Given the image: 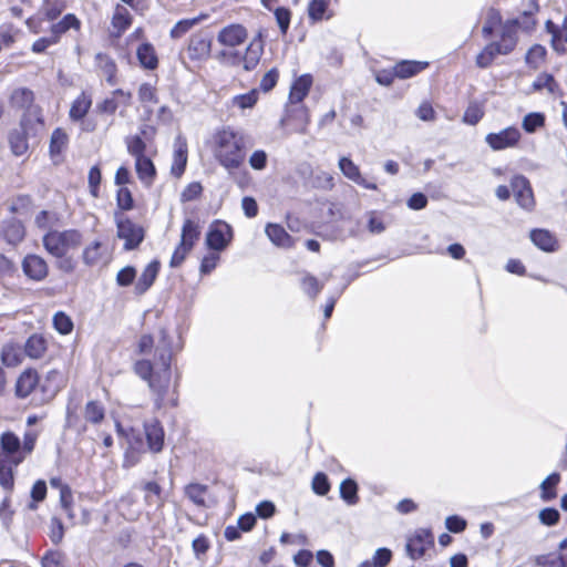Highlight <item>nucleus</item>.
I'll return each instance as SVG.
<instances>
[{
  "label": "nucleus",
  "instance_id": "obj_1",
  "mask_svg": "<svg viewBox=\"0 0 567 567\" xmlns=\"http://www.w3.org/2000/svg\"><path fill=\"white\" fill-rule=\"evenodd\" d=\"M154 358V362L147 359L137 360L134 371L140 378L147 381L148 386L156 394L155 406L161 409L165 404V394L172 380V348L165 330H161V340L156 346Z\"/></svg>",
  "mask_w": 567,
  "mask_h": 567
},
{
  "label": "nucleus",
  "instance_id": "obj_2",
  "mask_svg": "<svg viewBox=\"0 0 567 567\" xmlns=\"http://www.w3.org/2000/svg\"><path fill=\"white\" fill-rule=\"evenodd\" d=\"M208 147L215 161L228 174H233L245 164L246 137L229 126L216 130L208 142Z\"/></svg>",
  "mask_w": 567,
  "mask_h": 567
},
{
  "label": "nucleus",
  "instance_id": "obj_3",
  "mask_svg": "<svg viewBox=\"0 0 567 567\" xmlns=\"http://www.w3.org/2000/svg\"><path fill=\"white\" fill-rule=\"evenodd\" d=\"M82 240L83 236L76 229L51 230L43 236V246L53 257L62 258L70 250L76 249Z\"/></svg>",
  "mask_w": 567,
  "mask_h": 567
},
{
  "label": "nucleus",
  "instance_id": "obj_4",
  "mask_svg": "<svg viewBox=\"0 0 567 567\" xmlns=\"http://www.w3.org/2000/svg\"><path fill=\"white\" fill-rule=\"evenodd\" d=\"M203 225L197 217H186L182 226L181 241L171 258V267H178L199 240Z\"/></svg>",
  "mask_w": 567,
  "mask_h": 567
},
{
  "label": "nucleus",
  "instance_id": "obj_5",
  "mask_svg": "<svg viewBox=\"0 0 567 567\" xmlns=\"http://www.w3.org/2000/svg\"><path fill=\"white\" fill-rule=\"evenodd\" d=\"M114 221L117 238L124 240V249L133 250L137 248L145 236L143 227L131 220L123 212H115Z\"/></svg>",
  "mask_w": 567,
  "mask_h": 567
},
{
  "label": "nucleus",
  "instance_id": "obj_6",
  "mask_svg": "<svg viewBox=\"0 0 567 567\" xmlns=\"http://www.w3.org/2000/svg\"><path fill=\"white\" fill-rule=\"evenodd\" d=\"M264 53L261 40H252L246 48L245 52L223 51L221 55L225 61L233 66H243L245 71H251L259 64Z\"/></svg>",
  "mask_w": 567,
  "mask_h": 567
},
{
  "label": "nucleus",
  "instance_id": "obj_7",
  "mask_svg": "<svg viewBox=\"0 0 567 567\" xmlns=\"http://www.w3.org/2000/svg\"><path fill=\"white\" fill-rule=\"evenodd\" d=\"M231 239V227L225 221L215 220L208 228L205 244L208 249L219 252L227 248Z\"/></svg>",
  "mask_w": 567,
  "mask_h": 567
},
{
  "label": "nucleus",
  "instance_id": "obj_8",
  "mask_svg": "<svg viewBox=\"0 0 567 567\" xmlns=\"http://www.w3.org/2000/svg\"><path fill=\"white\" fill-rule=\"evenodd\" d=\"M309 122L310 115L308 109L302 104L288 105L286 114L280 121L281 125L289 130V133L301 134L307 133Z\"/></svg>",
  "mask_w": 567,
  "mask_h": 567
},
{
  "label": "nucleus",
  "instance_id": "obj_9",
  "mask_svg": "<svg viewBox=\"0 0 567 567\" xmlns=\"http://www.w3.org/2000/svg\"><path fill=\"white\" fill-rule=\"evenodd\" d=\"M117 432L125 435L128 447L124 455L123 466L126 468L135 466L141 458V454L146 452L144 440L140 434H135L133 429L130 432H125L120 423H116Z\"/></svg>",
  "mask_w": 567,
  "mask_h": 567
},
{
  "label": "nucleus",
  "instance_id": "obj_10",
  "mask_svg": "<svg viewBox=\"0 0 567 567\" xmlns=\"http://www.w3.org/2000/svg\"><path fill=\"white\" fill-rule=\"evenodd\" d=\"M434 536L430 529L419 528L412 536L409 537L406 543L408 555L412 559L421 558L425 551L433 547Z\"/></svg>",
  "mask_w": 567,
  "mask_h": 567
},
{
  "label": "nucleus",
  "instance_id": "obj_11",
  "mask_svg": "<svg viewBox=\"0 0 567 567\" xmlns=\"http://www.w3.org/2000/svg\"><path fill=\"white\" fill-rule=\"evenodd\" d=\"M112 255L107 245L94 240L86 245L82 251V260L89 267H99L107 265Z\"/></svg>",
  "mask_w": 567,
  "mask_h": 567
},
{
  "label": "nucleus",
  "instance_id": "obj_12",
  "mask_svg": "<svg viewBox=\"0 0 567 567\" xmlns=\"http://www.w3.org/2000/svg\"><path fill=\"white\" fill-rule=\"evenodd\" d=\"M520 132L517 127H506L497 133H489L485 137L487 145L494 151H502L514 147L520 140Z\"/></svg>",
  "mask_w": 567,
  "mask_h": 567
},
{
  "label": "nucleus",
  "instance_id": "obj_13",
  "mask_svg": "<svg viewBox=\"0 0 567 567\" xmlns=\"http://www.w3.org/2000/svg\"><path fill=\"white\" fill-rule=\"evenodd\" d=\"M0 456L10 460L16 465L23 462L24 455L21 450V441L14 433L4 432L0 436Z\"/></svg>",
  "mask_w": 567,
  "mask_h": 567
},
{
  "label": "nucleus",
  "instance_id": "obj_14",
  "mask_svg": "<svg viewBox=\"0 0 567 567\" xmlns=\"http://www.w3.org/2000/svg\"><path fill=\"white\" fill-rule=\"evenodd\" d=\"M155 127L145 125L141 128V134L128 135L125 137V145L127 153L134 157V159L146 156V142L151 141L155 135Z\"/></svg>",
  "mask_w": 567,
  "mask_h": 567
},
{
  "label": "nucleus",
  "instance_id": "obj_15",
  "mask_svg": "<svg viewBox=\"0 0 567 567\" xmlns=\"http://www.w3.org/2000/svg\"><path fill=\"white\" fill-rule=\"evenodd\" d=\"M145 447L151 453H159L164 447L165 432L162 423L153 419L144 423Z\"/></svg>",
  "mask_w": 567,
  "mask_h": 567
},
{
  "label": "nucleus",
  "instance_id": "obj_16",
  "mask_svg": "<svg viewBox=\"0 0 567 567\" xmlns=\"http://www.w3.org/2000/svg\"><path fill=\"white\" fill-rule=\"evenodd\" d=\"M210 50L212 40L207 33L199 32L190 37L187 47V55L190 60L204 61L209 56Z\"/></svg>",
  "mask_w": 567,
  "mask_h": 567
},
{
  "label": "nucleus",
  "instance_id": "obj_17",
  "mask_svg": "<svg viewBox=\"0 0 567 567\" xmlns=\"http://www.w3.org/2000/svg\"><path fill=\"white\" fill-rule=\"evenodd\" d=\"M511 187L513 189L515 199L520 207L525 209L533 208L535 204L534 195L529 182L526 177L522 175H515L511 179Z\"/></svg>",
  "mask_w": 567,
  "mask_h": 567
},
{
  "label": "nucleus",
  "instance_id": "obj_18",
  "mask_svg": "<svg viewBox=\"0 0 567 567\" xmlns=\"http://www.w3.org/2000/svg\"><path fill=\"white\" fill-rule=\"evenodd\" d=\"M247 37L248 32L241 24H230L219 31L217 41L221 45L235 48L243 44Z\"/></svg>",
  "mask_w": 567,
  "mask_h": 567
},
{
  "label": "nucleus",
  "instance_id": "obj_19",
  "mask_svg": "<svg viewBox=\"0 0 567 567\" xmlns=\"http://www.w3.org/2000/svg\"><path fill=\"white\" fill-rule=\"evenodd\" d=\"M188 158V148L186 138L178 135L174 141V153L171 173L175 177H181L186 168Z\"/></svg>",
  "mask_w": 567,
  "mask_h": 567
},
{
  "label": "nucleus",
  "instance_id": "obj_20",
  "mask_svg": "<svg viewBox=\"0 0 567 567\" xmlns=\"http://www.w3.org/2000/svg\"><path fill=\"white\" fill-rule=\"evenodd\" d=\"M519 23L517 20H507L501 28V40L495 41L502 49L504 54L514 51L518 40Z\"/></svg>",
  "mask_w": 567,
  "mask_h": 567
},
{
  "label": "nucleus",
  "instance_id": "obj_21",
  "mask_svg": "<svg viewBox=\"0 0 567 567\" xmlns=\"http://www.w3.org/2000/svg\"><path fill=\"white\" fill-rule=\"evenodd\" d=\"M39 384V374L34 369H25L17 379L14 393L19 399L28 398Z\"/></svg>",
  "mask_w": 567,
  "mask_h": 567
},
{
  "label": "nucleus",
  "instance_id": "obj_22",
  "mask_svg": "<svg viewBox=\"0 0 567 567\" xmlns=\"http://www.w3.org/2000/svg\"><path fill=\"white\" fill-rule=\"evenodd\" d=\"M339 168L342 174L353 183L367 189L375 190L378 188L375 183L368 182L364 177H362L359 166L354 164L349 157H341L339 159Z\"/></svg>",
  "mask_w": 567,
  "mask_h": 567
},
{
  "label": "nucleus",
  "instance_id": "obj_23",
  "mask_svg": "<svg viewBox=\"0 0 567 567\" xmlns=\"http://www.w3.org/2000/svg\"><path fill=\"white\" fill-rule=\"evenodd\" d=\"M23 272L30 279L40 281L48 276V265L45 260L37 255H28L22 262Z\"/></svg>",
  "mask_w": 567,
  "mask_h": 567
},
{
  "label": "nucleus",
  "instance_id": "obj_24",
  "mask_svg": "<svg viewBox=\"0 0 567 567\" xmlns=\"http://www.w3.org/2000/svg\"><path fill=\"white\" fill-rule=\"evenodd\" d=\"M312 85V78L309 74H303L295 80L290 87L289 105H299L308 95Z\"/></svg>",
  "mask_w": 567,
  "mask_h": 567
},
{
  "label": "nucleus",
  "instance_id": "obj_25",
  "mask_svg": "<svg viewBox=\"0 0 567 567\" xmlns=\"http://www.w3.org/2000/svg\"><path fill=\"white\" fill-rule=\"evenodd\" d=\"M265 233L269 240L277 247L287 249L293 247L295 245L292 237L279 224H267Z\"/></svg>",
  "mask_w": 567,
  "mask_h": 567
},
{
  "label": "nucleus",
  "instance_id": "obj_26",
  "mask_svg": "<svg viewBox=\"0 0 567 567\" xmlns=\"http://www.w3.org/2000/svg\"><path fill=\"white\" fill-rule=\"evenodd\" d=\"M135 171L138 179L145 187H151L156 178V168L148 156L135 159Z\"/></svg>",
  "mask_w": 567,
  "mask_h": 567
},
{
  "label": "nucleus",
  "instance_id": "obj_27",
  "mask_svg": "<svg viewBox=\"0 0 567 567\" xmlns=\"http://www.w3.org/2000/svg\"><path fill=\"white\" fill-rule=\"evenodd\" d=\"M48 350L47 339L39 333L30 336L24 344L23 353L30 359H41Z\"/></svg>",
  "mask_w": 567,
  "mask_h": 567
},
{
  "label": "nucleus",
  "instance_id": "obj_28",
  "mask_svg": "<svg viewBox=\"0 0 567 567\" xmlns=\"http://www.w3.org/2000/svg\"><path fill=\"white\" fill-rule=\"evenodd\" d=\"M159 271V262L157 260L151 261L143 270L137 282L135 284V292L137 295L145 293L154 284Z\"/></svg>",
  "mask_w": 567,
  "mask_h": 567
},
{
  "label": "nucleus",
  "instance_id": "obj_29",
  "mask_svg": "<svg viewBox=\"0 0 567 567\" xmlns=\"http://www.w3.org/2000/svg\"><path fill=\"white\" fill-rule=\"evenodd\" d=\"M22 348L16 342H8L1 349V362L8 368H16L23 361Z\"/></svg>",
  "mask_w": 567,
  "mask_h": 567
},
{
  "label": "nucleus",
  "instance_id": "obj_30",
  "mask_svg": "<svg viewBox=\"0 0 567 567\" xmlns=\"http://www.w3.org/2000/svg\"><path fill=\"white\" fill-rule=\"evenodd\" d=\"M530 239L535 246L544 251L553 252L558 248L555 235L546 229H534L530 233Z\"/></svg>",
  "mask_w": 567,
  "mask_h": 567
},
{
  "label": "nucleus",
  "instance_id": "obj_31",
  "mask_svg": "<svg viewBox=\"0 0 567 567\" xmlns=\"http://www.w3.org/2000/svg\"><path fill=\"white\" fill-rule=\"evenodd\" d=\"M546 29L551 34V44L555 51L559 53L565 52L564 43L567 42V16L564 19L561 27L551 21H547Z\"/></svg>",
  "mask_w": 567,
  "mask_h": 567
},
{
  "label": "nucleus",
  "instance_id": "obj_32",
  "mask_svg": "<svg viewBox=\"0 0 567 567\" xmlns=\"http://www.w3.org/2000/svg\"><path fill=\"white\" fill-rule=\"evenodd\" d=\"M92 106V97L90 94L82 92L72 103L69 116L73 122L84 118Z\"/></svg>",
  "mask_w": 567,
  "mask_h": 567
},
{
  "label": "nucleus",
  "instance_id": "obj_33",
  "mask_svg": "<svg viewBox=\"0 0 567 567\" xmlns=\"http://www.w3.org/2000/svg\"><path fill=\"white\" fill-rule=\"evenodd\" d=\"M560 474L554 472L549 474L539 485V497L543 502H551L557 497V486L560 483Z\"/></svg>",
  "mask_w": 567,
  "mask_h": 567
},
{
  "label": "nucleus",
  "instance_id": "obj_34",
  "mask_svg": "<svg viewBox=\"0 0 567 567\" xmlns=\"http://www.w3.org/2000/svg\"><path fill=\"white\" fill-rule=\"evenodd\" d=\"M136 56L141 66L147 70H155L158 65V58L155 48L151 43H142L136 50Z\"/></svg>",
  "mask_w": 567,
  "mask_h": 567
},
{
  "label": "nucleus",
  "instance_id": "obj_35",
  "mask_svg": "<svg viewBox=\"0 0 567 567\" xmlns=\"http://www.w3.org/2000/svg\"><path fill=\"white\" fill-rule=\"evenodd\" d=\"M498 55H505L503 49L496 42H491L477 54L475 63L481 69H487Z\"/></svg>",
  "mask_w": 567,
  "mask_h": 567
},
{
  "label": "nucleus",
  "instance_id": "obj_36",
  "mask_svg": "<svg viewBox=\"0 0 567 567\" xmlns=\"http://www.w3.org/2000/svg\"><path fill=\"white\" fill-rule=\"evenodd\" d=\"M81 21L72 13L65 14L63 19L51 27L52 37H56L59 42L62 34L71 29L80 30Z\"/></svg>",
  "mask_w": 567,
  "mask_h": 567
},
{
  "label": "nucleus",
  "instance_id": "obj_37",
  "mask_svg": "<svg viewBox=\"0 0 567 567\" xmlns=\"http://www.w3.org/2000/svg\"><path fill=\"white\" fill-rule=\"evenodd\" d=\"M429 65L427 62L420 61H401L395 65L396 78L400 79H409L421 71H423Z\"/></svg>",
  "mask_w": 567,
  "mask_h": 567
},
{
  "label": "nucleus",
  "instance_id": "obj_38",
  "mask_svg": "<svg viewBox=\"0 0 567 567\" xmlns=\"http://www.w3.org/2000/svg\"><path fill=\"white\" fill-rule=\"evenodd\" d=\"M132 23V17L127 8L116 6L113 18L112 27L116 30V37H120Z\"/></svg>",
  "mask_w": 567,
  "mask_h": 567
},
{
  "label": "nucleus",
  "instance_id": "obj_39",
  "mask_svg": "<svg viewBox=\"0 0 567 567\" xmlns=\"http://www.w3.org/2000/svg\"><path fill=\"white\" fill-rule=\"evenodd\" d=\"M185 495L196 506L205 507L208 488L206 485L198 483H190L185 487Z\"/></svg>",
  "mask_w": 567,
  "mask_h": 567
},
{
  "label": "nucleus",
  "instance_id": "obj_40",
  "mask_svg": "<svg viewBox=\"0 0 567 567\" xmlns=\"http://www.w3.org/2000/svg\"><path fill=\"white\" fill-rule=\"evenodd\" d=\"M328 0H311L308 4V17L311 22H318L323 19L328 20L331 18L330 13L328 12Z\"/></svg>",
  "mask_w": 567,
  "mask_h": 567
},
{
  "label": "nucleus",
  "instance_id": "obj_41",
  "mask_svg": "<svg viewBox=\"0 0 567 567\" xmlns=\"http://www.w3.org/2000/svg\"><path fill=\"white\" fill-rule=\"evenodd\" d=\"M34 101V94L25 87L17 89L10 96V104L17 109H29Z\"/></svg>",
  "mask_w": 567,
  "mask_h": 567
},
{
  "label": "nucleus",
  "instance_id": "obj_42",
  "mask_svg": "<svg viewBox=\"0 0 567 567\" xmlns=\"http://www.w3.org/2000/svg\"><path fill=\"white\" fill-rule=\"evenodd\" d=\"M367 219V229L372 235L382 234L386 229V221L384 215L377 210H370L364 215Z\"/></svg>",
  "mask_w": 567,
  "mask_h": 567
},
{
  "label": "nucleus",
  "instance_id": "obj_43",
  "mask_svg": "<svg viewBox=\"0 0 567 567\" xmlns=\"http://www.w3.org/2000/svg\"><path fill=\"white\" fill-rule=\"evenodd\" d=\"M17 466L10 460L0 456V485L8 492H11L13 488V468Z\"/></svg>",
  "mask_w": 567,
  "mask_h": 567
},
{
  "label": "nucleus",
  "instance_id": "obj_44",
  "mask_svg": "<svg viewBox=\"0 0 567 567\" xmlns=\"http://www.w3.org/2000/svg\"><path fill=\"white\" fill-rule=\"evenodd\" d=\"M207 18V14H200L196 18L192 19H184L178 21L173 29L171 30V38L172 39H179L184 34H186L190 29H193L195 25H197L199 22L205 20Z\"/></svg>",
  "mask_w": 567,
  "mask_h": 567
},
{
  "label": "nucleus",
  "instance_id": "obj_45",
  "mask_svg": "<svg viewBox=\"0 0 567 567\" xmlns=\"http://www.w3.org/2000/svg\"><path fill=\"white\" fill-rule=\"evenodd\" d=\"M340 497L348 505L352 506V505L358 504V502H359L358 485L353 480L347 478L340 484Z\"/></svg>",
  "mask_w": 567,
  "mask_h": 567
},
{
  "label": "nucleus",
  "instance_id": "obj_46",
  "mask_svg": "<svg viewBox=\"0 0 567 567\" xmlns=\"http://www.w3.org/2000/svg\"><path fill=\"white\" fill-rule=\"evenodd\" d=\"M9 144L12 153L16 156L24 155L29 148L27 136L23 132L20 131H13L10 133Z\"/></svg>",
  "mask_w": 567,
  "mask_h": 567
},
{
  "label": "nucleus",
  "instance_id": "obj_47",
  "mask_svg": "<svg viewBox=\"0 0 567 567\" xmlns=\"http://www.w3.org/2000/svg\"><path fill=\"white\" fill-rule=\"evenodd\" d=\"M502 16L493 8H489L486 13V20L482 29L484 38H489L497 27L502 28Z\"/></svg>",
  "mask_w": 567,
  "mask_h": 567
},
{
  "label": "nucleus",
  "instance_id": "obj_48",
  "mask_svg": "<svg viewBox=\"0 0 567 567\" xmlns=\"http://www.w3.org/2000/svg\"><path fill=\"white\" fill-rule=\"evenodd\" d=\"M259 99V92L251 90L248 93L236 95L231 99V105L240 110L252 109Z\"/></svg>",
  "mask_w": 567,
  "mask_h": 567
},
{
  "label": "nucleus",
  "instance_id": "obj_49",
  "mask_svg": "<svg viewBox=\"0 0 567 567\" xmlns=\"http://www.w3.org/2000/svg\"><path fill=\"white\" fill-rule=\"evenodd\" d=\"M3 236L9 244L17 245L24 237V228L19 221H11L6 226Z\"/></svg>",
  "mask_w": 567,
  "mask_h": 567
},
{
  "label": "nucleus",
  "instance_id": "obj_50",
  "mask_svg": "<svg viewBox=\"0 0 567 567\" xmlns=\"http://www.w3.org/2000/svg\"><path fill=\"white\" fill-rule=\"evenodd\" d=\"M52 323L54 329L60 334H70L73 331V321L72 319L63 311H58L52 319Z\"/></svg>",
  "mask_w": 567,
  "mask_h": 567
},
{
  "label": "nucleus",
  "instance_id": "obj_51",
  "mask_svg": "<svg viewBox=\"0 0 567 567\" xmlns=\"http://www.w3.org/2000/svg\"><path fill=\"white\" fill-rule=\"evenodd\" d=\"M104 408L100 402L90 401L85 405L84 417L91 423H100L104 419Z\"/></svg>",
  "mask_w": 567,
  "mask_h": 567
},
{
  "label": "nucleus",
  "instance_id": "obj_52",
  "mask_svg": "<svg viewBox=\"0 0 567 567\" xmlns=\"http://www.w3.org/2000/svg\"><path fill=\"white\" fill-rule=\"evenodd\" d=\"M536 563L542 567H567V554L540 555L537 557Z\"/></svg>",
  "mask_w": 567,
  "mask_h": 567
},
{
  "label": "nucleus",
  "instance_id": "obj_53",
  "mask_svg": "<svg viewBox=\"0 0 567 567\" xmlns=\"http://www.w3.org/2000/svg\"><path fill=\"white\" fill-rule=\"evenodd\" d=\"M145 501L148 505L159 506L162 504V488L156 482H147L144 484Z\"/></svg>",
  "mask_w": 567,
  "mask_h": 567
},
{
  "label": "nucleus",
  "instance_id": "obj_54",
  "mask_svg": "<svg viewBox=\"0 0 567 567\" xmlns=\"http://www.w3.org/2000/svg\"><path fill=\"white\" fill-rule=\"evenodd\" d=\"M302 290L311 298H316L323 288V284H320L316 277L306 274L301 280Z\"/></svg>",
  "mask_w": 567,
  "mask_h": 567
},
{
  "label": "nucleus",
  "instance_id": "obj_55",
  "mask_svg": "<svg viewBox=\"0 0 567 567\" xmlns=\"http://www.w3.org/2000/svg\"><path fill=\"white\" fill-rule=\"evenodd\" d=\"M68 135L61 130L53 131L50 142V153L52 156L58 155L66 146Z\"/></svg>",
  "mask_w": 567,
  "mask_h": 567
},
{
  "label": "nucleus",
  "instance_id": "obj_56",
  "mask_svg": "<svg viewBox=\"0 0 567 567\" xmlns=\"http://www.w3.org/2000/svg\"><path fill=\"white\" fill-rule=\"evenodd\" d=\"M276 22L280 29L281 34L286 35L291 20V12L285 7H276L274 9Z\"/></svg>",
  "mask_w": 567,
  "mask_h": 567
},
{
  "label": "nucleus",
  "instance_id": "obj_57",
  "mask_svg": "<svg viewBox=\"0 0 567 567\" xmlns=\"http://www.w3.org/2000/svg\"><path fill=\"white\" fill-rule=\"evenodd\" d=\"M65 9V4L60 0H47L43 4V14L48 20L56 19Z\"/></svg>",
  "mask_w": 567,
  "mask_h": 567
},
{
  "label": "nucleus",
  "instance_id": "obj_58",
  "mask_svg": "<svg viewBox=\"0 0 567 567\" xmlns=\"http://www.w3.org/2000/svg\"><path fill=\"white\" fill-rule=\"evenodd\" d=\"M219 252L218 251H210L207 255H205L202 259L199 271L202 275H209L218 265L219 262Z\"/></svg>",
  "mask_w": 567,
  "mask_h": 567
},
{
  "label": "nucleus",
  "instance_id": "obj_59",
  "mask_svg": "<svg viewBox=\"0 0 567 567\" xmlns=\"http://www.w3.org/2000/svg\"><path fill=\"white\" fill-rule=\"evenodd\" d=\"M483 115V107L477 103H472L465 110L463 121L470 125H475L481 121Z\"/></svg>",
  "mask_w": 567,
  "mask_h": 567
},
{
  "label": "nucleus",
  "instance_id": "obj_60",
  "mask_svg": "<svg viewBox=\"0 0 567 567\" xmlns=\"http://www.w3.org/2000/svg\"><path fill=\"white\" fill-rule=\"evenodd\" d=\"M138 100L144 105L148 103H157V93L155 86L150 83H143L138 87Z\"/></svg>",
  "mask_w": 567,
  "mask_h": 567
},
{
  "label": "nucleus",
  "instance_id": "obj_61",
  "mask_svg": "<svg viewBox=\"0 0 567 567\" xmlns=\"http://www.w3.org/2000/svg\"><path fill=\"white\" fill-rule=\"evenodd\" d=\"M539 522L545 526H555L560 519V513L554 507L543 508L538 514Z\"/></svg>",
  "mask_w": 567,
  "mask_h": 567
},
{
  "label": "nucleus",
  "instance_id": "obj_62",
  "mask_svg": "<svg viewBox=\"0 0 567 567\" xmlns=\"http://www.w3.org/2000/svg\"><path fill=\"white\" fill-rule=\"evenodd\" d=\"M64 554L60 550H49L42 558V567H63Z\"/></svg>",
  "mask_w": 567,
  "mask_h": 567
},
{
  "label": "nucleus",
  "instance_id": "obj_63",
  "mask_svg": "<svg viewBox=\"0 0 567 567\" xmlns=\"http://www.w3.org/2000/svg\"><path fill=\"white\" fill-rule=\"evenodd\" d=\"M117 206L121 210H131L134 206L132 193L126 187H121L116 194Z\"/></svg>",
  "mask_w": 567,
  "mask_h": 567
},
{
  "label": "nucleus",
  "instance_id": "obj_64",
  "mask_svg": "<svg viewBox=\"0 0 567 567\" xmlns=\"http://www.w3.org/2000/svg\"><path fill=\"white\" fill-rule=\"evenodd\" d=\"M392 559V551L389 548L382 547L375 550L372 559L370 560L373 567H386Z\"/></svg>",
  "mask_w": 567,
  "mask_h": 567
}]
</instances>
